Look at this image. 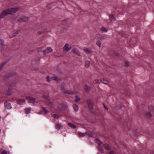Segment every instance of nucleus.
Listing matches in <instances>:
<instances>
[{"mask_svg": "<svg viewBox=\"0 0 154 154\" xmlns=\"http://www.w3.org/2000/svg\"><path fill=\"white\" fill-rule=\"evenodd\" d=\"M17 103L20 105H23L25 104L26 101L24 99H21L17 100Z\"/></svg>", "mask_w": 154, "mask_h": 154, "instance_id": "1a4fd4ad", "label": "nucleus"}, {"mask_svg": "<svg viewBox=\"0 0 154 154\" xmlns=\"http://www.w3.org/2000/svg\"><path fill=\"white\" fill-rule=\"evenodd\" d=\"M91 88L87 85H85V91H88L91 90Z\"/></svg>", "mask_w": 154, "mask_h": 154, "instance_id": "b1692460", "label": "nucleus"}, {"mask_svg": "<svg viewBox=\"0 0 154 154\" xmlns=\"http://www.w3.org/2000/svg\"><path fill=\"white\" fill-rule=\"evenodd\" d=\"M101 82L105 84L108 85L109 83V81L107 79L104 78L101 80Z\"/></svg>", "mask_w": 154, "mask_h": 154, "instance_id": "4468645a", "label": "nucleus"}, {"mask_svg": "<svg viewBox=\"0 0 154 154\" xmlns=\"http://www.w3.org/2000/svg\"><path fill=\"white\" fill-rule=\"evenodd\" d=\"M26 98L29 101V102L31 103H37L35 98L29 96H26Z\"/></svg>", "mask_w": 154, "mask_h": 154, "instance_id": "20e7f679", "label": "nucleus"}, {"mask_svg": "<svg viewBox=\"0 0 154 154\" xmlns=\"http://www.w3.org/2000/svg\"><path fill=\"white\" fill-rule=\"evenodd\" d=\"M31 111V109L29 108H26L25 109V112L26 113H29Z\"/></svg>", "mask_w": 154, "mask_h": 154, "instance_id": "bb28decb", "label": "nucleus"}, {"mask_svg": "<svg viewBox=\"0 0 154 154\" xmlns=\"http://www.w3.org/2000/svg\"><path fill=\"white\" fill-rule=\"evenodd\" d=\"M90 62L89 61H87L85 63V66L86 68L89 67L90 65Z\"/></svg>", "mask_w": 154, "mask_h": 154, "instance_id": "5701e85b", "label": "nucleus"}, {"mask_svg": "<svg viewBox=\"0 0 154 154\" xmlns=\"http://www.w3.org/2000/svg\"><path fill=\"white\" fill-rule=\"evenodd\" d=\"M105 149L107 150H110L111 148L107 144H105L103 145Z\"/></svg>", "mask_w": 154, "mask_h": 154, "instance_id": "dca6fc26", "label": "nucleus"}, {"mask_svg": "<svg viewBox=\"0 0 154 154\" xmlns=\"http://www.w3.org/2000/svg\"><path fill=\"white\" fill-rule=\"evenodd\" d=\"M95 142L98 144L99 145V148L100 149V152L102 153H103L104 152V150H103V148L102 147H100V145L102 144V143L101 142L100 140L98 139H96L95 140Z\"/></svg>", "mask_w": 154, "mask_h": 154, "instance_id": "39448f33", "label": "nucleus"}, {"mask_svg": "<svg viewBox=\"0 0 154 154\" xmlns=\"http://www.w3.org/2000/svg\"><path fill=\"white\" fill-rule=\"evenodd\" d=\"M146 115L148 117H150L151 116V114L149 112H146Z\"/></svg>", "mask_w": 154, "mask_h": 154, "instance_id": "72a5a7b5", "label": "nucleus"}, {"mask_svg": "<svg viewBox=\"0 0 154 154\" xmlns=\"http://www.w3.org/2000/svg\"><path fill=\"white\" fill-rule=\"evenodd\" d=\"M64 85H62L60 89L61 91L65 94H66L70 95H72L75 94L73 92H72L70 90H66L65 88Z\"/></svg>", "mask_w": 154, "mask_h": 154, "instance_id": "f03ea898", "label": "nucleus"}, {"mask_svg": "<svg viewBox=\"0 0 154 154\" xmlns=\"http://www.w3.org/2000/svg\"><path fill=\"white\" fill-rule=\"evenodd\" d=\"M47 31V29L46 28H43L41 30L38 32L36 34L37 35H39L41 34H43L44 33L46 32Z\"/></svg>", "mask_w": 154, "mask_h": 154, "instance_id": "9d476101", "label": "nucleus"}, {"mask_svg": "<svg viewBox=\"0 0 154 154\" xmlns=\"http://www.w3.org/2000/svg\"><path fill=\"white\" fill-rule=\"evenodd\" d=\"M109 16L110 19L111 21H113L115 20V17L112 14H110Z\"/></svg>", "mask_w": 154, "mask_h": 154, "instance_id": "412c9836", "label": "nucleus"}, {"mask_svg": "<svg viewBox=\"0 0 154 154\" xmlns=\"http://www.w3.org/2000/svg\"><path fill=\"white\" fill-rule=\"evenodd\" d=\"M80 135H81H81H82H82H83V136H84V134H82V133H81V134H80Z\"/></svg>", "mask_w": 154, "mask_h": 154, "instance_id": "79ce46f5", "label": "nucleus"}, {"mask_svg": "<svg viewBox=\"0 0 154 154\" xmlns=\"http://www.w3.org/2000/svg\"><path fill=\"white\" fill-rule=\"evenodd\" d=\"M12 90L11 89H9L7 92L6 95L7 96H9L11 95L12 93Z\"/></svg>", "mask_w": 154, "mask_h": 154, "instance_id": "a211bd4d", "label": "nucleus"}, {"mask_svg": "<svg viewBox=\"0 0 154 154\" xmlns=\"http://www.w3.org/2000/svg\"><path fill=\"white\" fill-rule=\"evenodd\" d=\"M62 128V125L60 124H57L56 125V128L58 129H60Z\"/></svg>", "mask_w": 154, "mask_h": 154, "instance_id": "cd10ccee", "label": "nucleus"}, {"mask_svg": "<svg viewBox=\"0 0 154 154\" xmlns=\"http://www.w3.org/2000/svg\"><path fill=\"white\" fill-rule=\"evenodd\" d=\"M93 83L95 84H96L100 83V82L98 79H95Z\"/></svg>", "mask_w": 154, "mask_h": 154, "instance_id": "c85d7f7f", "label": "nucleus"}, {"mask_svg": "<svg viewBox=\"0 0 154 154\" xmlns=\"http://www.w3.org/2000/svg\"><path fill=\"white\" fill-rule=\"evenodd\" d=\"M43 97L44 98H46V99H47V98H48V94H46V95H43Z\"/></svg>", "mask_w": 154, "mask_h": 154, "instance_id": "4c0bfd02", "label": "nucleus"}, {"mask_svg": "<svg viewBox=\"0 0 154 154\" xmlns=\"http://www.w3.org/2000/svg\"><path fill=\"white\" fill-rule=\"evenodd\" d=\"M73 52L74 53L77 54L79 56H80V52L79 50L77 49H73Z\"/></svg>", "mask_w": 154, "mask_h": 154, "instance_id": "f3484780", "label": "nucleus"}, {"mask_svg": "<svg viewBox=\"0 0 154 154\" xmlns=\"http://www.w3.org/2000/svg\"><path fill=\"white\" fill-rule=\"evenodd\" d=\"M53 50L51 47H48L47 48L43 51V52L44 54L48 53L50 52H51Z\"/></svg>", "mask_w": 154, "mask_h": 154, "instance_id": "6e6552de", "label": "nucleus"}, {"mask_svg": "<svg viewBox=\"0 0 154 154\" xmlns=\"http://www.w3.org/2000/svg\"><path fill=\"white\" fill-rule=\"evenodd\" d=\"M68 125L69 126L72 128H76V126L75 125L71 123H68Z\"/></svg>", "mask_w": 154, "mask_h": 154, "instance_id": "393cba45", "label": "nucleus"}, {"mask_svg": "<svg viewBox=\"0 0 154 154\" xmlns=\"http://www.w3.org/2000/svg\"><path fill=\"white\" fill-rule=\"evenodd\" d=\"M5 108L7 109H10L11 108V104L8 102H5Z\"/></svg>", "mask_w": 154, "mask_h": 154, "instance_id": "f8f14e48", "label": "nucleus"}, {"mask_svg": "<svg viewBox=\"0 0 154 154\" xmlns=\"http://www.w3.org/2000/svg\"><path fill=\"white\" fill-rule=\"evenodd\" d=\"M2 154H7V152L6 151H3L2 152Z\"/></svg>", "mask_w": 154, "mask_h": 154, "instance_id": "58836bf2", "label": "nucleus"}, {"mask_svg": "<svg viewBox=\"0 0 154 154\" xmlns=\"http://www.w3.org/2000/svg\"><path fill=\"white\" fill-rule=\"evenodd\" d=\"M109 154H116L115 152L114 151H111L109 153Z\"/></svg>", "mask_w": 154, "mask_h": 154, "instance_id": "e433bc0d", "label": "nucleus"}, {"mask_svg": "<svg viewBox=\"0 0 154 154\" xmlns=\"http://www.w3.org/2000/svg\"><path fill=\"white\" fill-rule=\"evenodd\" d=\"M125 66H129V63L128 61H126L125 63Z\"/></svg>", "mask_w": 154, "mask_h": 154, "instance_id": "c9c22d12", "label": "nucleus"}, {"mask_svg": "<svg viewBox=\"0 0 154 154\" xmlns=\"http://www.w3.org/2000/svg\"><path fill=\"white\" fill-rule=\"evenodd\" d=\"M42 109L43 111H44L45 113H47L48 112V110L45 109V108L43 107Z\"/></svg>", "mask_w": 154, "mask_h": 154, "instance_id": "f704fd0d", "label": "nucleus"}, {"mask_svg": "<svg viewBox=\"0 0 154 154\" xmlns=\"http://www.w3.org/2000/svg\"><path fill=\"white\" fill-rule=\"evenodd\" d=\"M5 64V63H3L2 64V66H1V68H0V70H1V69L3 68V67L4 66V65Z\"/></svg>", "mask_w": 154, "mask_h": 154, "instance_id": "ea45409f", "label": "nucleus"}, {"mask_svg": "<svg viewBox=\"0 0 154 154\" xmlns=\"http://www.w3.org/2000/svg\"><path fill=\"white\" fill-rule=\"evenodd\" d=\"M87 103L89 106L90 108H91L93 105V103L92 101L90 100H87Z\"/></svg>", "mask_w": 154, "mask_h": 154, "instance_id": "2eb2a0df", "label": "nucleus"}, {"mask_svg": "<svg viewBox=\"0 0 154 154\" xmlns=\"http://www.w3.org/2000/svg\"><path fill=\"white\" fill-rule=\"evenodd\" d=\"M104 107H105V108L107 110L108 109L107 108V107H106V106H104Z\"/></svg>", "mask_w": 154, "mask_h": 154, "instance_id": "a19ab883", "label": "nucleus"}, {"mask_svg": "<svg viewBox=\"0 0 154 154\" xmlns=\"http://www.w3.org/2000/svg\"><path fill=\"white\" fill-rule=\"evenodd\" d=\"M47 79L48 82H50L52 80H54L57 81H59V80L58 78L55 76H52L51 78H50L49 76L47 77Z\"/></svg>", "mask_w": 154, "mask_h": 154, "instance_id": "0eeeda50", "label": "nucleus"}, {"mask_svg": "<svg viewBox=\"0 0 154 154\" xmlns=\"http://www.w3.org/2000/svg\"><path fill=\"white\" fill-rule=\"evenodd\" d=\"M19 9L18 7H15L6 9L0 13V19L3 18L9 15L13 14L18 11Z\"/></svg>", "mask_w": 154, "mask_h": 154, "instance_id": "f257e3e1", "label": "nucleus"}, {"mask_svg": "<svg viewBox=\"0 0 154 154\" xmlns=\"http://www.w3.org/2000/svg\"><path fill=\"white\" fill-rule=\"evenodd\" d=\"M47 104L48 105L52 106L53 104L49 100H48L47 102Z\"/></svg>", "mask_w": 154, "mask_h": 154, "instance_id": "7c9ffc66", "label": "nucleus"}, {"mask_svg": "<svg viewBox=\"0 0 154 154\" xmlns=\"http://www.w3.org/2000/svg\"><path fill=\"white\" fill-rule=\"evenodd\" d=\"M71 47L70 45L68 43L66 44L63 48V50L64 51L67 52L69 51L71 49Z\"/></svg>", "mask_w": 154, "mask_h": 154, "instance_id": "7ed1b4c3", "label": "nucleus"}, {"mask_svg": "<svg viewBox=\"0 0 154 154\" xmlns=\"http://www.w3.org/2000/svg\"><path fill=\"white\" fill-rule=\"evenodd\" d=\"M52 116L55 118L58 119L59 118V116L56 114H53Z\"/></svg>", "mask_w": 154, "mask_h": 154, "instance_id": "473e14b6", "label": "nucleus"}, {"mask_svg": "<svg viewBox=\"0 0 154 154\" xmlns=\"http://www.w3.org/2000/svg\"><path fill=\"white\" fill-rule=\"evenodd\" d=\"M29 18L25 16H22L19 19L18 21L20 22H26L29 21Z\"/></svg>", "mask_w": 154, "mask_h": 154, "instance_id": "423d86ee", "label": "nucleus"}, {"mask_svg": "<svg viewBox=\"0 0 154 154\" xmlns=\"http://www.w3.org/2000/svg\"><path fill=\"white\" fill-rule=\"evenodd\" d=\"M83 50L86 53L88 54H91L93 52L92 50L88 48H84Z\"/></svg>", "mask_w": 154, "mask_h": 154, "instance_id": "9b49d317", "label": "nucleus"}, {"mask_svg": "<svg viewBox=\"0 0 154 154\" xmlns=\"http://www.w3.org/2000/svg\"><path fill=\"white\" fill-rule=\"evenodd\" d=\"M64 136H66V134H65L64 135Z\"/></svg>", "mask_w": 154, "mask_h": 154, "instance_id": "37998d69", "label": "nucleus"}, {"mask_svg": "<svg viewBox=\"0 0 154 154\" xmlns=\"http://www.w3.org/2000/svg\"><path fill=\"white\" fill-rule=\"evenodd\" d=\"M100 30L101 31L105 32H107L108 31L107 29L104 27H102L100 29Z\"/></svg>", "mask_w": 154, "mask_h": 154, "instance_id": "4be33fe9", "label": "nucleus"}, {"mask_svg": "<svg viewBox=\"0 0 154 154\" xmlns=\"http://www.w3.org/2000/svg\"><path fill=\"white\" fill-rule=\"evenodd\" d=\"M75 97L76 98V99L75 100V101L77 102L78 101H79L80 100V98L78 96H75Z\"/></svg>", "mask_w": 154, "mask_h": 154, "instance_id": "2f4dec72", "label": "nucleus"}, {"mask_svg": "<svg viewBox=\"0 0 154 154\" xmlns=\"http://www.w3.org/2000/svg\"><path fill=\"white\" fill-rule=\"evenodd\" d=\"M0 44L2 48H4L5 46L4 43V40L2 38H0Z\"/></svg>", "mask_w": 154, "mask_h": 154, "instance_id": "ddd939ff", "label": "nucleus"}, {"mask_svg": "<svg viewBox=\"0 0 154 154\" xmlns=\"http://www.w3.org/2000/svg\"><path fill=\"white\" fill-rule=\"evenodd\" d=\"M96 44L98 46L99 48L100 47L101 45V42L100 41H97V42Z\"/></svg>", "mask_w": 154, "mask_h": 154, "instance_id": "c756f323", "label": "nucleus"}, {"mask_svg": "<svg viewBox=\"0 0 154 154\" xmlns=\"http://www.w3.org/2000/svg\"><path fill=\"white\" fill-rule=\"evenodd\" d=\"M73 107L74 110L75 112L78 111L79 109V107L78 105H76L75 104H73Z\"/></svg>", "mask_w": 154, "mask_h": 154, "instance_id": "6ab92c4d", "label": "nucleus"}, {"mask_svg": "<svg viewBox=\"0 0 154 154\" xmlns=\"http://www.w3.org/2000/svg\"><path fill=\"white\" fill-rule=\"evenodd\" d=\"M86 134L90 137H93V134L92 132L91 131H88L86 133Z\"/></svg>", "mask_w": 154, "mask_h": 154, "instance_id": "a878e982", "label": "nucleus"}, {"mask_svg": "<svg viewBox=\"0 0 154 154\" xmlns=\"http://www.w3.org/2000/svg\"><path fill=\"white\" fill-rule=\"evenodd\" d=\"M19 33V31L17 30L13 34V35H12L10 36L9 38H12L16 36Z\"/></svg>", "mask_w": 154, "mask_h": 154, "instance_id": "aec40b11", "label": "nucleus"}]
</instances>
